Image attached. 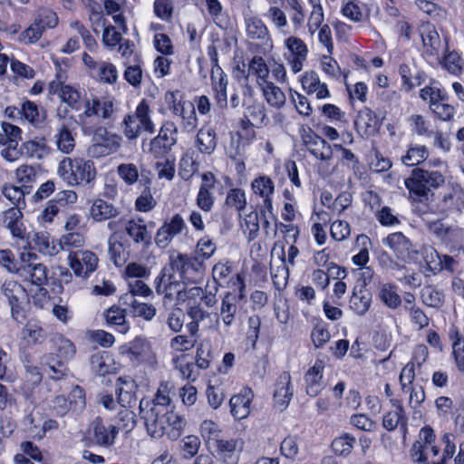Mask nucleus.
Returning <instances> with one entry per match:
<instances>
[{
    "label": "nucleus",
    "mask_w": 464,
    "mask_h": 464,
    "mask_svg": "<svg viewBox=\"0 0 464 464\" xmlns=\"http://www.w3.org/2000/svg\"><path fill=\"white\" fill-rule=\"evenodd\" d=\"M68 260L74 274L80 277H87L95 271L99 261L97 256L89 250L71 252L68 256Z\"/></svg>",
    "instance_id": "obj_10"
},
{
    "label": "nucleus",
    "mask_w": 464,
    "mask_h": 464,
    "mask_svg": "<svg viewBox=\"0 0 464 464\" xmlns=\"http://www.w3.org/2000/svg\"><path fill=\"white\" fill-rule=\"evenodd\" d=\"M200 434L208 450H211L216 443L224 438L219 426L209 420L202 421L200 425Z\"/></svg>",
    "instance_id": "obj_34"
},
{
    "label": "nucleus",
    "mask_w": 464,
    "mask_h": 464,
    "mask_svg": "<svg viewBox=\"0 0 464 464\" xmlns=\"http://www.w3.org/2000/svg\"><path fill=\"white\" fill-rule=\"evenodd\" d=\"M350 308L357 314L363 315L367 313L372 303V294L366 289L353 292L350 298Z\"/></svg>",
    "instance_id": "obj_37"
},
{
    "label": "nucleus",
    "mask_w": 464,
    "mask_h": 464,
    "mask_svg": "<svg viewBox=\"0 0 464 464\" xmlns=\"http://www.w3.org/2000/svg\"><path fill=\"white\" fill-rule=\"evenodd\" d=\"M0 295L9 306L11 317L22 324L26 319L30 306L29 295L22 284L15 280L7 279L0 286Z\"/></svg>",
    "instance_id": "obj_3"
},
{
    "label": "nucleus",
    "mask_w": 464,
    "mask_h": 464,
    "mask_svg": "<svg viewBox=\"0 0 464 464\" xmlns=\"http://www.w3.org/2000/svg\"><path fill=\"white\" fill-rule=\"evenodd\" d=\"M285 46L290 52V56L307 57L308 49L302 39L290 36L285 40Z\"/></svg>",
    "instance_id": "obj_60"
},
{
    "label": "nucleus",
    "mask_w": 464,
    "mask_h": 464,
    "mask_svg": "<svg viewBox=\"0 0 464 464\" xmlns=\"http://www.w3.org/2000/svg\"><path fill=\"white\" fill-rule=\"evenodd\" d=\"M279 258L281 260V265L276 269L271 267V276L275 286L277 289H282L286 285L287 279L289 277V268L285 265V252L283 246L280 250Z\"/></svg>",
    "instance_id": "obj_39"
},
{
    "label": "nucleus",
    "mask_w": 464,
    "mask_h": 464,
    "mask_svg": "<svg viewBox=\"0 0 464 464\" xmlns=\"http://www.w3.org/2000/svg\"><path fill=\"white\" fill-rule=\"evenodd\" d=\"M117 173L127 185H133L139 179L138 167L133 163L120 164L117 167Z\"/></svg>",
    "instance_id": "obj_55"
},
{
    "label": "nucleus",
    "mask_w": 464,
    "mask_h": 464,
    "mask_svg": "<svg viewBox=\"0 0 464 464\" xmlns=\"http://www.w3.org/2000/svg\"><path fill=\"white\" fill-rule=\"evenodd\" d=\"M83 105L84 111L78 115V122L82 126L87 124V120L91 117L108 120L114 112L113 102L104 98L93 96L92 99H85Z\"/></svg>",
    "instance_id": "obj_9"
},
{
    "label": "nucleus",
    "mask_w": 464,
    "mask_h": 464,
    "mask_svg": "<svg viewBox=\"0 0 464 464\" xmlns=\"http://www.w3.org/2000/svg\"><path fill=\"white\" fill-rule=\"evenodd\" d=\"M444 182L445 178L440 171L416 168L405 179L404 184L413 201L425 204L432 200L434 196L432 190L441 187Z\"/></svg>",
    "instance_id": "obj_2"
},
{
    "label": "nucleus",
    "mask_w": 464,
    "mask_h": 464,
    "mask_svg": "<svg viewBox=\"0 0 464 464\" xmlns=\"http://www.w3.org/2000/svg\"><path fill=\"white\" fill-rule=\"evenodd\" d=\"M20 259L18 275L21 277L37 286H43L47 283V267L39 261L36 254L24 252L21 254Z\"/></svg>",
    "instance_id": "obj_6"
},
{
    "label": "nucleus",
    "mask_w": 464,
    "mask_h": 464,
    "mask_svg": "<svg viewBox=\"0 0 464 464\" xmlns=\"http://www.w3.org/2000/svg\"><path fill=\"white\" fill-rule=\"evenodd\" d=\"M48 368L50 370V378L54 381H60L66 377L69 369L62 360H58L53 354H51L47 361Z\"/></svg>",
    "instance_id": "obj_53"
},
{
    "label": "nucleus",
    "mask_w": 464,
    "mask_h": 464,
    "mask_svg": "<svg viewBox=\"0 0 464 464\" xmlns=\"http://www.w3.org/2000/svg\"><path fill=\"white\" fill-rule=\"evenodd\" d=\"M122 138L112 137L109 143L94 142L87 149L88 156L92 158H102L116 152L121 147Z\"/></svg>",
    "instance_id": "obj_31"
},
{
    "label": "nucleus",
    "mask_w": 464,
    "mask_h": 464,
    "mask_svg": "<svg viewBox=\"0 0 464 464\" xmlns=\"http://www.w3.org/2000/svg\"><path fill=\"white\" fill-rule=\"evenodd\" d=\"M125 231L134 244L141 246L143 248L151 244V233L148 230L142 219L129 220L125 224Z\"/></svg>",
    "instance_id": "obj_18"
},
{
    "label": "nucleus",
    "mask_w": 464,
    "mask_h": 464,
    "mask_svg": "<svg viewBox=\"0 0 464 464\" xmlns=\"http://www.w3.org/2000/svg\"><path fill=\"white\" fill-rule=\"evenodd\" d=\"M150 350V344L145 338L136 337L129 343L128 347L122 351V353L126 354L130 361L140 362L145 359Z\"/></svg>",
    "instance_id": "obj_32"
},
{
    "label": "nucleus",
    "mask_w": 464,
    "mask_h": 464,
    "mask_svg": "<svg viewBox=\"0 0 464 464\" xmlns=\"http://www.w3.org/2000/svg\"><path fill=\"white\" fill-rule=\"evenodd\" d=\"M399 73L401 77L402 83L407 91L412 90L416 86L422 84L426 79L424 72L417 70L415 66L411 68L408 64H401Z\"/></svg>",
    "instance_id": "obj_28"
},
{
    "label": "nucleus",
    "mask_w": 464,
    "mask_h": 464,
    "mask_svg": "<svg viewBox=\"0 0 464 464\" xmlns=\"http://www.w3.org/2000/svg\"><path fill=\"white\" fill-rule=\"evenodd\" d=\"M420 97L423 101H429L430 108L440 101H449V96L444 90L432 86H426L422 88L420 91Z\"/></svg>",
    "instance_id": "obj_49"
},
{
    "label": "nucleus",
    "mask_w": 464,
    "mask_h": 464,
    "mask_svg": "<svg viewBox=\"0 0 464 464\" xmlns=\"http://www.w3.org/2000/svg\"><path fill=\"white\" fill-rule=\"evenodd\" d=\"M392 404L396 406L395 411L387 412L382 419V426L388 431L394 430L399 425L406 430L407 418L403 407L398 403L397 401H392Z\"/></svg>",
    "instance_id": "obj_29"
},
{
    "label": "nucleus",
    "mask_w": 464,
    "mask_h": 464,
    "mask_svg": "<svg viewBox=\"0 0 464 464\" xmlns=\"http://www.w3.org/2000/svg\"><path fill=\"white\" fill-rule=\"evenodd\" d=\"M22 153L24 156L35 159L43 160L50 154V147L46 143L45 138L36 137L33 140H26L21 144Z\"/></svg>",
    "instance_id": "obj_26"
},
{
    "label": "nucleus",
    "mask_w": 464,
    "mask_h": 464,
    "mask_svg": "<svg viewBox=\"0 0 464 464\" xmlns=\"http://www.w3.org/2000/svg\"><path fill=\"white\" fill-rule=\"evenodd\" d=\"M169 266L172 271L179 273L181 279L189 269L198 270V267L202 266V261L198 256L191 257L186 254L174 253L169 256Z\"/></svg>",
    "instance_id": "obj_22"
},
{
    "label": "nucleus",
    "mask_w": 464,
    "mask_h": 464,
    "mask_svg": "<svg viewBox=\"0 0 464 464\" xmlns=\"http://www.w3.org/2000/svg\"><path fill=\"white\" fill-rule=\"evenodd\" d=\"M253 397L254 394L250 388H244L240 393L231 397L229 406L234 418L242 420L249 414Z\"/></svg>",
    "instance_id": "obj_16"
},
{
    "label": "nucleus",
    "mask_w": 464,
    "mask_h": 464,
    "mask_svg": "<svg viewBox=\"0 0 464 464\" xmlns=\"http://www.w3.org/2000/svg\"><path fill=\"white\" fill-rule=\"evenodd\" d=\"M251 188L256 195L262 198L271 197L275 190L274 182L267 176L256 178L251 183Z\"/></svg>",
    "instance_id": "obj_45"
},
{
    "label": "nucleus",
    "mask_w": 464,
    "mask_h": 464,
    "mask_svg": "<svg viewBox=\"0 0 464 464\" xmlns=\"http://www.w3.org/2000/svg\"><path fill=\"white\" fill-rule=\"evenodd\" d=\"M21 119H24L34 125L42 123L44 117H41L37 105L31 102H24L21 108Z\"/></svg>",
    "instance_id": "obj_52"
},
{
    "label": "nucleus",
    "mask_w": 464,
    "mask_h": 464,
    "mask_svg": "<svg viewBox=\"0 0 464 464\" xmlns=\"http://www.w3.org/2000/svg\"><path fill=\"white\" fill-rule=\"evenodd\" d=\"M177 131L174 122L165 121L161 125L159 134L150 140L149 152L155 158H162L167 155L177 142Z\"/></svg>",
    "instance_id": "obj_7"
},
{
    "label": "nucleus",
    "mask_w": 464,
    "mask_h": 464,
    "mask_svg": "<svg viewBox=\"0 0 464 464\" xmlns=\"http://www.w3.org/2000/svg\"><path fill=\"white\" fill-rule=\"evenodd\" d=\"M92 428L93 442L103 448H111L114 445L121 429L115 424L103 421L101 418H96L93 420Z\"/></svg>",
    "instance_id": "obj_13"
},
{
    "label": "nucleus",
    "mask_w": 464,
    "mask_h": 464,
    "mask_svg": "<svg viewBox=\"0 0 464 464\" xmlns=\"http://www.w3.org/2000/svg\"><path fill=\"white\" fill-rule=\"evenodd\" d=\"M134 315L142 317L146 321H150L156 315V308L151 304L141 303L133 299L130 303Z\"/></svg>",
    "instance_id": "obj_59"
},
{
    "label": "nucleus",
    "mask_w": 464,
    "mask_h": 464,
    "mask_svg": "<svg viewBox=\"0 0 464 464\" xmlns=\"http://www.w3.org/2000/svg\"><path fill=\"white\" fill-rule=\"evenodd\" d=\"M104 318L108 327L114 328L121 334H125L129 330L126 322L125 310L119 306H111L104 313Z\"/></svg>",
    "instance_id": "obj_30"
},
{
    "label": "nucleus",
    "mask_w": 464,
    "mask_h": 464,
    "mask_svg": "<svg viewBox=\"0 0 464 464\" xmlns=\"http://www.w3.org/2000/svg\"><path fill=\"white\" fill-rule=\"evenodd\" d=\"M124 136L129 140H135L141 131L152 134L155 132V124L151 120V110L149 102L142 99L132 113L124 116L122 121Z\"/></svg>",
    "instance_id": "obj_5"
},
{
    "label": "nucleus",
    "mask_w": 464,
    "mask_h": 464,
    "mask_svg": "<svg viewBox=\"0 0 464 464\" xmlns=\"http://www.w3.org/2000/svg\"><path fill=\"white\" fill-rule=\"evenodd\" d=\"M60 99L62 102L67 103L72 110L80 111L82 108L79 92L70 85H65L62 92H60Z\"/></svg>",
    "instance_id": "obj_58"
},
{
    "label": "nucleus",
    "mask_w": 464,
    "mask_h": 464,
    "mask_svg": "<svg viewBox=\"0 0 464 464\" xmlns=\"http://www.w3.org/2000/svg\"><path fill=\"white\" fill-rule=\"evenodd\" d=\"M58 175L70 186L87 185L94 180L96 169L92 160L64 158L59 163Z\"/></svg>",
    "instance_id": "obj_4"
},
{
    "label": "nucleus",
    "mask_w": 464,
    "mask_h": 464,
    "mask_svg": "<svg viewBox=\"0 0 464 464\" xmlns=\"http://www.w3.org/2000/svg\"><path fill=\"white\" fill-rule=\"evenodd\" d=\"M240 294L237 296L233 293H227L221 300L219 318L226 326H231L236 322V314L237 311V298H243L244 285L241 282Z\"/></svg>",
    "instance_id": "obj_17"
},
{
    "label": "nucleus",
    "mask_w": 464,
    "mask_h": 464,
    "mask_svg": "<svg viewBox=\"0 0 464 464\" xmlns=\"http://www.w3.org/2000/svg\"><path fill=\"white\" fill-rule=\"evenodd\" d=\"M180 117L182 119V129L185 131L191 132L198 126V117L194 103L186 102L185 106L181 108Z\"/></svg>",
    "instance_id": "obj_44"
},
{
    "label": "nucleus",
    "mask_w": 464,
    "mask_h": 464,
    "mask_svg": "<svg viewBox=\"0 0 464 464\" xmlns=\"http://www.w3.org/2000/svg\"><path fill=\"white\" fill-rule=\"evenodd\" d=\"M301 83L307 94L315 93L317 99L330 97L326 83L321 82L318 73L314 71L306 72L302 77Z\"/></svg>",
    "instance_id": "obj_20"
},
{
    "label": "nucleus",
    "mask_w": 464,
    "mask_h": 464,
    "mask_svg": "<svg viewBox=\"0 0 464 464\" xmlns=\"http://www.w3.org/2000/svg\"><path fill=\"white\" fill-rule=\"evenodd\" d=\"M90 212L92 218L98 222L116 218L120 213L112 204L100 198L92 203Z\"/></svg>",
    "instance_id": "obj_33"
},
{
    "label": "nucleus",
    "mask_w": 464,
    "mask_h": 464,
    "mask_svg": "<svg viewBox=\"0 0 464 464\" xmlns=\"http://www.w3.org/2000/svg\"><path fill=\"white\" fill-rule=\"evenodd\" d=\"M355 443V438L348 433L335 438L332 441V450L334 453L346 456L351 453L353 445Z\"/></svg>",
    "instance_id": "obj_47"
},
{
    "label": "nucleus",
    "mask_w": 464,
    "mask_h": 464,
    "mask_svg": "<svg viewBox=\"0 0 464 464\" xmlns=\"http://www.w3.org/2000/svg\"><path fill=\"white\" fill-rule=\"evenodd\" d=\"M22 130L19 127L8 122L2 123V132H0V143H18L21 139Z\"/></svg>",
    "instance_id": "obj_57"
},
{
    "label": "nucleus",
    "mask_w": 464,
    "mask_h": 464,
    "mask_svg": "<svg viewBox=\"0 0 464 464\" xmlns=\"http://www.w3.org/2000/svg\"><path fill=\"white\" fill-rule=\"evenodd\" d=\"M464 208V191L461 188H451L444 193L439 203L440 212H460Z\"/></svg>",
    "instance_id": "obj_25"
},
{
    "label": "nucleus",
    "mask_w": 464,
    "mask_h": 464,
    "mask_svg": "<svg viewBox=\"0 0 464 464\" xmlns=\"http://www.w3.org/2000/svg\"><path fill=\"white\" fill-rule=\"evenodd\" d=\"M263 94L269 105L280 109L285 103V95L283 91L273 82H268L261 86Z\"/></svg>",
    "instance_id": "obj_38"
},
{
    "label": "nucleus",
    "mask_w": 464,
    "mask_h": 464,
    "mask_svg": "<svg viewBox=\"0 0 464 464\" xmlns=\"http://www.w3.org/2000/svg\"><path fill=\"white\" fill-rule=\"evenodd\" d=\"M109 255L110 259L116 266H121L127 260V253L125 252L123 244L119 241H113L112 237L109 238Z\"/></svg>",
    "instance_id": "obj_51"
},
{
    "label": "nucleus",
    "mask_w": 464,
    "mask_h": 464,
    "mask_svg": "<svg viewBox=\"0 0 464 464\" xmlns=\"http://www.w3.org/2000/svg\"><path fill=\"white\" fill-rule=\"evenodd\" d=\"M443 67L452 74H459L462 71V60L456 52L447 53L442 62Z\"/></svg>",
    "instance_id": "obj_64"
},
{
    "label": "nucleus",
    "mask_w": 464,
    "mask_h": 464,
    "mask_svg": "<svg viewBox=\"0 0 464 464\" xmlns=\"http://www.w3.org/2000/svg\"><path fill=\"white\" fill-rule=\"evenodd\" d=\"M225 204L227 207L234 208L239 214L246 207V193L241 188H232L227 192Z\"/></svg>",
    "instance_id": "obj_48"
},
{
    "label": "nucleus",
    "mask_w": 464,
    "mask_h": 464,
    "mask_svg": "<svg viewBox=\"0 0 464 464\" xmlns=\"http://www.w3.org/2000/svg\"><path fill=\"white\" fill-rule=\"evenodd\" d=\"M301 140L305 149L317 160L328 161L333 158L332 146L311 128L302 127Z\"/></svg>",
    "instance_id": "obj_8"
},
{
    "label": "nucleus",
    "mask_w": 464,
    "mask_h": 464,
    "mask_svg": "<svg viewBox=\"0 0 464 464\" xmlns=\"http://www.w3.org/2000/svg\"><path fill=\"white\" fill-rule=\"evenodd\" d=\"M84 244V237L79 232H69L63 235L60 239V245L63 250L69 251L72 247L78 248Z\"/></svg>",
    "instance_id": "obj_61"
},
{
    "label": "nucleus",
    "mask_w": 464,
    "mask_h": 464,
    "mask_svg": "<svg viewBox=\"0 0 464 464\" xmlns=\"http://www.w3.org/2000/svg\"><path fill=\"white\" fill-rule=\"evenodd\" d=\"M429 157V150L424 145L410 147L406 155L401 157V161L406 166H416L423 162Z\"/></svg>",
    "instance_id": "obj_42"
},
{
    "label": "nucleus",
    "mask_w": 464,
    "mask_h": 464,
    "mask_svg": "<svg viewBox=\"0 0 464 464\" xmlns=\"http://www.w3.org/2000/svg\"><path fill=\"white\" fill-rule=\"evenodd\" d=\"M24 338H28L34 344L42 343L46 338V333L44 329L35 322L29 321L24 330Z\"/></svg>",
    "instance_id": "obj_50"
},
{
    "label": "nucleus",
    "mask_w": 464,
    "mask_h": 464,
    "mask_svg": "<svg viewBox=\"0 0 464 464\" xmlns=\"http://www.w3.org/2000/svg\"><path fill=\"white\" fill-rule=\"evenodd\" d=\"M140 413L148 434L155 439L166 434L169 440H176L186 424L185 420L175 411H159L140 407Z\"/></svg>",
    "instance_id": "obj_1"
},
{
    "label": "nucleus",
    "mask_w": 464,
    "mask_h": 464,
    "mask_svg": "<svg viewBox=\"0 0 464 464\" xmlns=\"http://www.w3.org/2000/svg\"><path fill=\"white\" fill-rule=\"evenodd\" d=\"M202 184L199 187L196 198L197 206L205 212H209L214 207L215 198L212 189L215 187L216 178L211 172H205L201 176Z\"/></svg>",
    "instance_id": "obj_14"
},
{
    "label": "nucleus",
    "mask_w": 464,
    "mask_h": 464,
    "mask_svg": "<svg viewBox=\"0 0 464 464\" xmlns=\"http://www.w3.org/2000/svg\"><path fill=\"white\" fill-rule=\"evenodd\" d=\"M242 448L243 443L239 440L223 438L211 450H214V456L222 463L237 464Z\"/></svg>",
    "instance_id": "obj_12"
},
{
    "label": "nucleus",
    "mask_w": 464,
    "mask_h": 464,
    "mask_svg": "<svg viewBox=\"0 0 464 464\" xmlns=\"http://www.w3.org/2000/svg\"><path fill=\"white\" fill-rule=\"evenodd\" d=\"M187 228L184 218L179 214H175L158 229L155 236V244L159 247L165 248L176 236L187 230Z\"/></svg>",
    "instance_id": "obj_11"
},
{
    "label": "nucleus",
    "mask_w": 464,
    "mask_h": 464,
    "mask_svg": "<svg viewBox=\"0 0 464 464\" xmlns=\"http://www.w3.org/2000/svg\"><path fill=\"white\" fill-rule=\"evenodd\" d=\"M217 144V135L213 129L203 127L198 131L195 145L201 153L211 155Z\"/></svg>",
    "instance_id": "obj_27"
},
{
    "label": "nucleus",
    "mask_w": 464,
    "mask_h": 464,
    "mask_svg": "<svg viewBox=\"0 0 464 464\" xmlns=\"http://www.w3.org/2000/svg\"><path fill=\"white\" fill-rule=\"evenodd\" d=\"M247 36L253 40L261 41L262 44L273 47L268 29L261 19L251 17L246 20Z\"/></svg>",
    "instance_id": "obj_23"
},
{
    "label": "nucleus",
    "mask_w": 464,
    "mask_h": 464,
    "mask_svg": "<svg viewBox=\"0 0 464 464\" xmlns=\"http://www.w3.org/2000/svg\"><path fill=\"white\" fill-rule=\"evenodd\" d=\"M201 442L198 436L188 435L180 441V449L185 459H191L196 456L200 448Z\"/></svg>",
    "instance_id": "obj_54"
},
{
    "label": "nucleus",
    "mask_w": 464,
    "mask_h": 464,
    "mask_svg": "<svg viewBox=\"0 0 464 464\" xmlns=\"http://www.w3.org/2000/svg\"><path fill=\"white\" fill-rule=\"evenodd\" d=\"M249 73L257 77V84L261 87L268 82L269 69L261 56H254L248 65Z\"/></svg>",
    "instance_id": "obj_41"
},
{
    "label": "nucleus",
    "mask_w": 464,
    "mask_h": 464,
    "mask_svg": "<svg viewBox=\"0 0 464 464\" xmlns=\"http://www.w3.org/2000/svg\"><path fill=\"white\" fill-rule=\"evenodd\" d=\"M244 233L246 235L247 240L252 241L256 239L259 233V214L256 210L246 214L244 218Z\"/></svg>",
    "instance_id": "obj_46"
},
{
    "label": "nucleus",
    "mask_w": 464,
    "mask_h": 464,
    "mask_svg": "<svg viewBox=\"0 0 464 464\" xmlns=\"http://www.w3.org/2000/svg\"><path fill=\"white\" fill-rule=\"evenodd\" d=\"M140 407L159 411H174L169 398V383H160L152 401L142 399Z\"/></svg>",
    "instance_id": "obj_15"
},
{
    "label": "nucleus",
    "mask_w": 464,
    "mask_h": 464,
    "mask_svg": "<svg viewBox=\"0 0 464 464\" xmlns=\"http://www.w3.org/2000/svg\"><path fill=\"white\" fill-rule=\"evenodd\" d=\"M378 297L389 308L397 309L401 304V297L396 291V286L386 283L380 285Z\"/></svg>",
    "instance_id": "obj_36"
},
{
    "label": "nucleus",
    "mask_w": 464,
    "mask_h": 464,
    "mask_svg": "<svg viewBox=\"0 0 464 464\" xmlns=\"http://www.w3.org/2000/svg\"><path fill=\"white\" fill-rule=\"evenodd\" d=\"M54 139L59 151L64 154H70L73 151L75 147V139L66 124H62V126L57 130Z\"/></svg>",
    "instance_id": "obj_35"
},
{
    "label": "nucleus",
    "mask_w": 464,
    "mask_h": 464,
    "mask_svg": "<svg viewBox=\"0 0 464 464\" xmlns=\"http://www.w3.org/2000/svg\"><path fill=\"white\" fill-rule=\"evenodd\" d=\"M382 243L389 246L398 258L405 259L410 256L411 243L401 232L388 235Z\"/></svg>",
    "instance_id": "obj_24"
},
{
    "label": "nucleus",
    "mask_w": 464,
    "mask_h": 464,
    "mask_svg": "<svg viewBox=\"0 0 464 464\" xmlns=\"http://www.w3.org/2000/svg\"><path fill=\"white\" fill-rule=\"evenodd\" d=\"M420 299L425 305L439 309L444 304V294L432 285H426L420 291Z\"/></svg>",
    "instance_id": "obj_40"
},
{
    "label": "nucleus",
    "mask_w": 464,
    "mask_h": 464,
    "mask_svg": "<svg viewBox=\"0 0 464 464\" xmlns=\"http://www.w3.org/2000/svg\"><path fill=\"white\" fill-rule=\"evenodd\" d=\"M453 339V356L459 371H464V340L458 330L451 334Z\"/></svg>",
    "instance_id": "obj_56"
},
{
    "label": "nucleus",
    "mask_w": 464,
    "mask_h": 464,
    "mask_svg": "<svg viewBox=\"0 0 464 464\" xmlns=\"http://www.w3.org/2000/svg\"><path fill=\"white\" fill-rule=\"evenodd\" d=\"M216 244L208 236L201 237L196 246V253L203 259L210 258L216 252Z\"/></svg>",
    "instance_id": "obj_63"
},
{
    "label": "nucleus",
    "mask_w": 464,
    "mask_h": 464,
    "mask_svg": "<svg viewBox=\"0 0 464 464\" xmlns=\"http://www.w3.org/2000/svg\"><path fill=\"white\" fill-rule=\"evenodd\" d=\"M137 385L135 382L128 377H119L116 382V394L119 403L126 408L131 406L136 401L135 390Z\"/></svg>",
    "instance_id": "obj_21"
},
{
    "label": "nucleus",
    "mask_w": 464,
    "mask_h": 464,
    "mask_svg": "<svg viewBox=\"0 0 464 464\" xmlns=\"http://www.w3.org/2000/svg\"><path fill=\"white\" fill-rule=\"evenodd\" d=\"M245 116L252 125L262 124L266 120L264 105L256 103L246 109Z\"/></svg>",
    "instance_id": "obj_62"
},
{
    "label": "nucleus",
    "mask_w": 464,
    "mask_h": 464,
    "mask_svg": "<svg viewBox=\"0 0 464 464\" xmlns=\"http://www.w3.org/2000/svg\"><path fill=\"white\" fill-rule=\"evenodd\" d=\"M291 376L288 372H285L278 377L274 392L275 405L280 411L285 410L293 396V392L290 389Z\"/></svg>",
    "instance_id": "obj_19"
},
{
    "label": "nucleus",
    "mask_w": 464,
    "mask_h": 464,
    "mask_svg": "<svg viewBox=\"0 0 464 464\" xmlns=\"http://www.w3.org/2000/svg\"><path fill=\"white\" fill-rule=\"evenodd\" d=\"M377 123V117L371 109L364 107L362 109L354 121V125L358 131L368 132L370 129H374Z\"/></svg>",
    "instance_id": "obj_43"
}]
</instances>
